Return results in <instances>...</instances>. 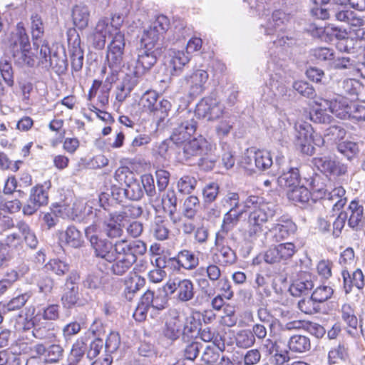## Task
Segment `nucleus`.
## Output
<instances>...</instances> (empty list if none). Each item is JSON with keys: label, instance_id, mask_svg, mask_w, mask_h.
Returning <instances> with one entry per match:
<instances>
[{"label": "nucleus", "instance_id": "nucleus-46", "mask_svg": "<svg viewBox=\"0 0 365 365\" xmlns=\"http://www.w3.org/2000/svg\"><path fill=\"white\" fill-rule=\"evenodd\" d=\"M253 158L256 168L259 170L268 169L273 163L270 153L265 150L255 151Z\"/></svg>", "mask_w": 365, "mask_h": 365}, {"label": "nucleus", "instance_id": "nucleus-51", "mask_svg": "<svg viewBox=\"0 0 365 365\" xmlns=\"http://www.w3.org/2000/svg\"><path fill=\"white\" fill-rule=\"evenodd\" d=\"M236 259L235 252L230 247L222 245L219 249L217 263L220 264L223 266L230 265L234 264Z\"/></svg>", "mask_w": 365, "mask_h": 365}, {"label": "nucleus", "instance_id": "nucleus-5", "mask_svg": "<svg viewBox=\"0 0 365 365\" xmlns=\"http://www.w3.org/2000/svg\"><path fill=\"white\" fill-rule=\"evenodd\" d=\"M158 53L156 50L139 47L137 59L130 60L124 64L123 72L139 79L156 63Z\"/></svg>", "mask_w": 365, "mask_h": 365}, {"label": "nucleus", "instance_id": "nucleus-25", "mask_svg": "<svg viewBox=\"0 0 365 365\" xmlns=\"http://www.w3.org/2000/svg\"><path fill=\"white\" fill-rule=\"evenodd\" d=\"M295 224L289 219H280L270 229L273 240L279 242L288 238L296 231Z\"/></svg>", "mask_w": 365, "mask_h": 365}, {"label": "nucleus", "instance_id": "nucleus-23", "mask_svg": "<svg viewBox=\"0 0 365 365\" xmlns=\"http://www.w3.org/2000/svg\"><path fill=\"white\" fill-rule=\"evenodd\" d=\"M174 269L180 271L181 269L193 270L199 264L198 257L191 250H182L176 256L169 259Z\"/></svg>", "mask_w": 365, "mask_h": 365}, {"label": "nucleus", "instance_id": "nucleus-44", "mask_svg": "<svg viewBox=\"0 0 365 365\" xmlns=\"http://www.w3.org/2000/svg\"><path fill=\"white\" fill-rule=\"evenodd\" d=\"M312 195L309 190L304 186H296L287 192L288 198L294 202H307Z\"/></svg>", "mask_w": 365, "mask_h": 365}, {"label": "nucleus", "instance_id": "nucleus-35", "mask_svg": "<svg viewBox=\"0 0 365 365\" xmlns=\"http://www.w3.org/2000/svg\"><path fill=\"white\" fill-rule=\"evenodd\" d=\"M314 287L312 277L310 274H305L303 277L296 279L290 286L289 292L293 296H300L306 294Z\"/></svg>", "mask_w": 365, "mask_h": 365}, {"label": "nucleus", "instance_id": "nucleus-15", "mask_svg": "<svg viewBox=\"0 0 365 365\" xmlns=\"http://www.w3.org/2000/svg\"><path fill=\"white\" fill-rule=\"evenodd\" d=\"M150 200L155 210L163 209L167 212L174 224L180 222V217L176 215L177 196L174 190L168 189L162 195L161 197H156Z\"/></svg>", "mask_w": 365, "mask_h": 365}, {"label": "nucleus", "instance_id": "nucleus-48", "mask_svg": "<svg viewBox=\"0 0 365 365\" xmlns=\"http://www.w3.org/2000/svg\"><path fill=\"white\" fill-rule=\"evenodd\" d=\"M341 319L350 327L356 329L358 324L354 307L349 303H344L341 308Z\"/></svg>", "mask_w": 365, "mask_h": 365}, {"label": "nucleus", "instance_id": "nucleus-47", "mask_svg": "<svg viewBox=\"0 0 365 365\" xmlns=\"http://www.w3.org/2000/svg\"><path fill=\"white\" fill-rule=\"evenodd\" d=\"M124 193L127 198L131 200H139L143 195L144 191L142 188L140 182L132 179L126 184V188L124 189Z\"/></svg>", "mask_w": 365, "mask_h": 365}, {"label": "nucleus", "instance_id": "nucleus-50", "mask_svg": "<svg viewBox=\"0 0 365 365\" xmlns=\"http://www.w3.org/2000/svg\"><path fill=\"white\" fill-rule=\"evenodd\" d=\"M347 357V349L343 344H339L336 346L333 347L328 353V361L329 365L336 364L339 361H345Z\"/></svg>", "mask_w": 365, "mask_h": 365}, {"label": "nucleus", "instance_id": "nucleus-7", "mask_svg": "<svg viewBox=\"0 0 365 365\" xmlns=\"http://www.w3.org/2000/svg\"><path fill=\"white\" fill-rule=\"evenodd\" d=\"M125 38L123 32H116L107 46L106 61L112 73L123 70V57Z\"/></svg>", "mask_w": 365, "mask_h": 365}, {"label": "nucleus", "instance_id": "nucleus-19", "mask_svg": "<svg viewBox=\"0 0 365 365\" xmlns=\"http://www.w3.org/2000/svg\"><path fill=\"white\" fill-rule=\"evenodd\" d=\"M316 103L319 107L324 108V110L329 109L331 113L339 118L346 119L349 116L351 103H349L348 99L341 96L331 99L320 98L316 101Z\"/></svg>", "mask_w": 365, "mask_h": 365}, {"label": "nucleus", "instance_id": "nucleus-63", "mask_svg": "<svg viewBox=\"0 0 365 365\" xmlns=\"http://www.w3.org/2000/svg\"><path fill=\"white\" fill-rule=\"evenodd\" d=\"M299 309L307 314H312L319 310V303L313 299V297L301 299L298 302Z\"/></svg>", "mask_w": 365, "mask_h": 365}, {"label": "nucleus", "instance_id": "nucleus-20", "mask_svg": "<svg viewBox=\"0 0 365 365\" xmlns=\"http://www.w3.org/2000/svg\"><path fill=\"white\" fill-rule=\"evenodd\" d=\"M91 245L95 250L96 256L110 263L114 262L118 255L121 254L118 250L120 240L113 244L106 240L91 237Z\"/></svg>", "mask_w": 365, "mask_h": 365}, {"label": "nucleus", "instance_id": "nucleus-12", "mask_svg": "<svg viewBox=\"0 0 365 365\" xmlns=\"http://www.w3.org/2000/svg\"><path fill=\"white\" fill-rule=\"evenodd\" d=\"M287 91L280 73H272L269 83L262 88V98L268 103L274 104L279 98L286 96Z\"/></svg>", "mask_w": 365, "mask_h": 365}, {"label": "nucleus", "instance_id": "nucleus-39", "mask_svg": "<svg viewBox=\"0 0 365 365\" xmlns=\"http://www.w3.org/2000/svg\"><path fill=\"white\" fill-rule=\"evenodd\" d=\"M158 94L156 91H147L140 98V105L145 111L156 114L158 113Z\"/></svg>", "mask_w": 365, "mask_h": 365}, {"label": "nucleus", "instance_id": "nucleus-3", "mask_svg": "<svg viewBox=\"0 0 365 365\" xmlns=\"http://www.w3.org/2000/svg\"><path fill=\"white\" fill-rule=\"evenodd\" d=\"M169 26L170 21L167 16H158L148 28L144 29L140 38V47L159 51L160 42Z\"/></svg>", "mask_w": 365, "mask_h": 365}, {"label": "nucleus", "instance_id": "nucleus-57", "mask_svg": "<svg viewBox=\"0 0 365 365\" xmlns=\"http://www.w3.org/2000/svg\"><path fill=\"white\" fill-rule=\"evenodd\" d=\"M197 180L194 177L184 175L178 181V189L180 193L190 194L195 188Z\"/></svg>", "mask_w": 365, "mask_h": 365}, {"label": "nucleus", "instance_id": "nucleus-27", "mask_svg": "<svg viewBox=\"0 0 365 365\" xmlns=\"http://www.w3.org/2000/svg\"><path fill=\"white\" fill-rule=\"evenodd\" d=\"M33 326V336L38 339L48 341H54L56 337V331L53 324L48 322L36 323V319L31 322Z\"/></svg>", "mask_w": 365, "mask_h": 365}, {"label": "nucleus", "instance_id": "nucleus-10", "mask_svg": "<svg viewBox=\"0 0 365 365\" xmlns=\"http://www.w3.org/2000/svg\"><path fill=\"white\" fill-rule=\"evenodd\" d=\"M193 113L198 118L215 120L223 116L226 112L224 105L217 98L205 97L197 104Z\"/></svg>", "mask_w": 365, "mask_h": 365}, {"label": "nucleus", "instance_id": "nucleus-4", "mask_svg": "<svg viewBox=\"0 0 365 365\" xmlns=\"http://www.w3.org/2000/svg\"><path fill=\"white\" fill-rule=\"evenodd\" d=\"M245 204L246 207L252 208L247 222L262 227L277 212V206L274 203L264 202L262 197L258 196H250Z\"/></svg>", "mask_w": 365, "mask_h": 365}, {"label": "nucleus", "instance_id": "nucleus-54", "mask_svg": "<svg viewBox=\"0 0 365 365\" xmlns=\"http://www.w3.org/2000/svg\"><path fill=\"white\" fill-rule=\"evenodd\" d=\"M0 74L4 83L8 87H12L14 83V71L11 63L7 61H0Z\"/></svg>", "mask_w": 365, "mask_h": 365}, {"label": "nucleus", "instance_id": "nucleus-9", "mask_svg": "<svg viewBox=\"0 0 365 365\" xmlns=\"http://www.w3.org/2000/svg\"><path fill=\"white\" fill-rule=\"evenodd\" d=\"M166 294H175V299L182 303L192 300L195 296L194 284L190 279L178 277L169 279L163 286Z\"/></svg>", "mask_w": 365, "mask_h": 365}, {"label": "nucleus", "instance_id": "nucleus-11", "mask_svg": "<svg viewBox=\"0 0 365 365\" xmlns=\"http://www.w3.org/2000/svg\"><path fill=\"white\" fill-rule=\"evenodd\" d=\"M182 145V155L186 161L200 158L211 153L212 145L202 136L187 140L180 143Z\"/></svg>", "mask_w": 365, "mask_h": 365}, {"label": "nucleus", "instance_id": "nucleus-28", "mask_svg": "<svg viewBox=\"0 0 365 365\" xmlns=\"http://www.w3.org/2000/svg\"><path fill=\"white\" fill-rule=\"evenodd\" d=\"M58 239L61 243L73 248H79L83 243L81 232L74 226H68L65 231L59 232Z\"/></svg>", "mask_w": 365, "mask_h": 365}, {"label": "nucleus", "instance_id": "nucleus-53", "mask_svg": "<svg viewBox=\"0 0 365 365\" xmlns=\"http://www.w3.org/2000/svg\"><path fill=\"white\" fill-rule=\"evenodd\" d=\"M334 31L336 32L335 36L339 39L336 43L337 49L341 52L349 53L353 48L352 40L346 38V32L345 31H341L337 28H334Z\"/></svg>", "mask_w": 365, "mask_h": 365}, {"label": "nucleus", "instance_id": "nucleus-18", "mask_svg": "<svg viewBox=\"0 0 365 365\" xmlns=\"http://www.w3.org/2000/svg\"><path fill=\"white\" fill-rule=\"evenodd\" d=\"M208 78V73L203 69H195L185 75V81L188 87L190 96L196 97L201 95L206 88Z\"/></svg>", "mask_w": 365, "mask_h": 365}, {"label": "nucleus", "instance_id": "nucleus-49", "mask_svg": "<svg viewBox=\"0 0 365 365\" xmlns=\"http://www.w3.org/2000/svg\"><path fill=\"white\" fill-rule=\"evenodd\" d=\"M337 150L349 160L355 158L359 153L358 145L353 141L344 140L337 143Z\"/></svg>", "mask_w": 365, "mask_h": 365}, {"label": "nucleus", "instance_id": "nucleus-26", "mask_svg": "<svg viewBox=\"0 0 365 365\" xmlns=\"http://www.w3.org/2000/svg\"><path fill=\"white\" fill-rule=\"evenodd\" d=\"M113 212L109 213V218L104 222L103 232L110 238L120 237L123 234L124 222Z\"/></svg>", "mask_w": 365, "mask_h": 365}, {"label": "nucleus", "instance_id": "nucleus-62", "mask_svg": "<svg viewBox=\"0 0 365 365\" xmlns=\"http://www.w3.org/2000/svg\"><path fill=\"white\" fill-rule=\"evenodd\" d=\"M79 299L78 288L69 287L65 289V292L61 297L63 305L66 308H71L76 305Z\"/></svg>", "mask_w": 365, "mask_h": 365}, {"label": "nucleus", "instance_id": "nucleus-37", "mask_svg": "<svg viewBox=\"0 0 365 365\" xmlns=\"http://www.w3.org/2000/svg\"><path fill=\"white\" fill-rule=\"evenodd\" d=\"M89 18L90 11L88 6L79 4L73 7L72 10L73 22L79 29H83L88 26Z\"/></svg>", "mask_w": 365, "mask_h": 365}, {"label": "nucleus", "instance_id": "nucleus-14", "mask_svg": "<svg viewBox=\"0 0 365 365\" xmlns=\"http://www.w3.org/2000/svg\"><path fill=\"white\" fill-rule=\"evenodd\" d=\"M167 301L164 297L155 294L153 291L147 290L141 297L140 302L133 314V317L138 321H142L145 317V313L149 308L153 307L158 310H162L165 307Z\"/></svg>", "mask_w": 365, "mask_h": 365}, {"label": "nucleus", "instance_id": "nucleus-60", "mask_svg": "<svg viewBox=\"0 0 365 365\" xmlns=\"http://www.w3.org/2000/svg\"><path fill=\"white\" fill-rule=\"evenodd\" d=\"M45 268L46 270L51 271L56 274L61 276L68 272L69 265L58 259H53L46 264Z\"/></svg>", "mask_w": 365, "mask_h": 365}, {"label": "nucleus", "instance_id": "nucleus-36", "mask_svg": "<svg viewBox=\"0 0 365 365\" xmlns=\"http://www.w3.org/2000/svg\"><path fill=\"white\" fill-rule=\"evenodd\" d=\"M364 209L356 200H352L347 210L344 212L347 214L348 225L351 228L357 227L363 219Z\"/></svg>", "mask_w": 365, "mask_h": 365}, {"label": "nucleus", "instance_id": "nucleus-13", "mask_svg": "<svg viewBox=\"0 0 365 365\" xmlns=\"http://www.w3.org/2000/svg\"><path fill=\"white\" fill-rule=\"evenodd\" d=\"M38 63L46 69L53 68L56 73H63L66 70V61L61 58L56 53H51L46 41L41 43V48L37 56Z\"/></svg>", "mask_w": 365, "mask_h": 365}, {"label": "nucleus", "instance_id": "nucleus-41", "mask_svg": "<svg viewBox=\"0 0 365 365\" xmlns=\"http://www.w3.org/2000/svg\"><path fill=\"white\" fill-rule=\"evenodd\" d=\"M87 346L83 340H77L73 344L68 356L69 364L77 365L84 358Z\"/></svg>", "mask_w": 365, "mask_h": 365}, {"label": "nucleus", "instance_id": "nucleus-17", "mask_svg": "<svg viewBox=\"0 0 365 365\" xmlns=\"http://www.w3.org/2000/svg\"><path fill=\"white\" fill-rule=\"evenodd\" d=\"M59 217L72 220L82 221L86 217L93 214V207L87 205L83 200H76L71 205L58 206Z\"/></svg>", "mask_w": 365, "mask_h": 365}, {"label": "nucleus", "instance_id": "nucleus-52", "mask_svg": "<svg viewBox=\"0 0 365 365\" xmlns=\"http://www.w3.org/2000/svg\"><path fill=\"white\" fill-rule=\"evenodd\" d=\"M222 207L230 212H238L237 210L240 207V197L238 193L229 192L220 201Z\"/></svg>", "mask_w": 365, "mask_h": 365}, {"label": "nucleus", "instance_id": "nucleus-55", "mask_svg": "<svg viewBox=\"0 0 365 365\" xmlns=\"http://www.w3.org/2000/svg\"><path fill=\"white\" fill-rule=\"evenodd\" d=\"M18 228L19 232L24 236L26 243L32 249L36 247L38 245V240L36 235L32 232L27 224L25 222H19L18 224Z\"/></svg>", "mask_w": 365, "mask_h": 365}, {"label": "nucleus", "instance_id": "nucleus-8", "mask_svg": "<svg viewBox=\"0 0 365 365\" xmlns=\"http://www.w3.org/2000/svg\"><path fill=\"white\" fill-rule=\"evenodd\" d=\"M316 180H314L312 187V196L315 200L324 199L329 201H336L333 205L334 210H339L342 208L346 202V198L344 197L345 190L342 186L338 185L332 187V185H316Z\"/></svg>", "mask_w": 365, "mask_h": 365}, {"label": "nucleus", "instance_id": "nucleus-45", "mask_svg": "<svg viewBox=\"0 0 365 365\" xmlns=\"http://www.w3.org/2000/svg\"><path fill=\"white\" fill-rule=\"evenodd\" d=\"M31 34L34 40V46L37 48H41V43L43 41L38 42L44 33V27L41 18L38 14L31 16Z\"/></svg>", "mask_w": 365, "mask_h": 365}, {"label": "nucleus", "instance_id": "nucleus-56", "mask_svg": "<svg viewBox=\"0 0 365 365\" xmlns=\"http://www.w3.org/2000/svg\"><path fill=\"white\" fill-rule=\"evenodd\" d=\"M283 24V20L281 18V13L279 11H274L271 18L268 20L265 25H262L264 29V34L273 35L279 28Z\"/></svg>", "mask_w": 365, "mask_h": 365}, {"label": "nucleus", "instance_id": "nucleus-30", "mask_svg": "<svg viewBox=\"0 0 365 365\" xmlns=\"http://www.w3.org/2000/svg\"><path fill=\"white\" fill-rule=\"evenodd\" d=\"M114 262H112L110 270L113 274L121 276L125 274L136 262L137 257L130 255L120 254L116 256Z\"/></svg>", "mask_w": 365, "mask_h": 365}, {"label": "nucleus", "instance_id": "nucleus-21", "mask_svg": "<svg viewBox=\"0 0 365 365\" xmlns=\"http://www.w3.org/2000/svg\"><path fill=\"white\" fill-rule=\"evenodd\" d=\"M183 319V312L177 309H170L168 312V317L164 329L165 336L171 340L179 338L182 334Z\"/></svg>", "mask_w": 365, "mask_h": 365}, {"label": "nucleus", "instance_id": "nucleus-32", "mask_svg": "<svg viewBox=\"0 0 365 365\" xmlns=\"http://www.w3.org/2000/svg\"><path fill=\"white\" fill-rule=\"evenodd\" d=\"M123 81L117 86L115 98L119 102H123L130 95L132 90L138 83V78L134 76H130L128 73H125Z\"/></svg>", "mask_w": 365, "mask_h": 365}, {"label": "nucleus", "instance_id": "nucleus-6", "mask_svg": "<svg viewBox=\"0 0 365 365\" xmlns=\"http://www.w3.org/2000/svg\"><path fill=\"white\" fill-rule=\"evenodd\" d=\"M178 115L177 125L170 135V140L176 145L190 139L197 129V121L192 110L182 109L178 112Z\"/></svg>", "mask_w": 365, "mask_h": 365}, {"label": "nucleus", "instance_id": "nucleus-2", "mask_svg": "<svg viewBox=\"0 0 365 365\" xmlns=\"http://www.w3.org/2000/svg\"><path fill=\"white\" fill-rule=\"evenodd\" d=\"M122 7L118 9L119 13L115 14L111 21L108 18H101L98 20L93 31V41L96 47L102 48L105 46L106 38H113L116 32H121L120 28L123 22V16L127 13L128 9L125 7V0H115V1Z\"/></svg>", "mask_w": 365, "mask_h": 365}, {"label": "nucleus", "instance_id": "nucleus-58", "mask_svg": "<svg viewBox=\"0 0 365 365\" xmlns=\"http://www.w3.org/2000/svg\"><path fill=\"white\" fill-rule=\"evenodd\" d=\"M236 344L241 348H248L254 345L255 339L250 330L245 329L240 331L235 337Z\"/></svg>", "mask_w": 365, "mask_h": 365}, {"label": "nucleus", "instance_id": "nucleus-42", "mask_svg": "<svg viewBox=\"0 0 365 365\" xmlns=\"http://www.w3.org/2000/svg\"><path fill=\"white\" fill-rule=\"evenodd\" d=\"M123 222L128 221L130 219H136L139 217L143 213V208L141 206L134 204H128L122 207L119 211H115Z\"/></svg>", "mask_w": 365, "mask_h": 365}, {"label": "nucleus", "instance_id": "nucleus-43", "mask_svg": "<svg viewBox=\"0 0 365 365\" xmlns=\"http://www.w3.org/2000/svg\"><path fill=\"white\" fill-rule=\"evenodd\" d=\"M299 181L300 175L297 168H291L279 178V182L282 186L291 189L299 185Z\"/></svg>", "mask_w": 365, "mask_h": 365}, {"label": "nucleus", "instance_id": "nucleus-16", "mask_svg": "<svg viewBox=\"0 0 365 365\" xmlns=\"http://www.w3.org/2000/svg\"><path fill=\"white\" fill-rule=\"evenodd\" d=\"M296 246L292 242L281 243L269 247L264 254L263 258L267 264H275L290 259L296 252Z\"/></svg>", "mask_w": 365, "mask_h": 365}, {"label": "nucleus", "instance_id": "nucleus-61", "mask_svg": "<svg viewBox=\"0 0 365 365\" xmlns=\"http://www.w3.org/2000/svg\"><path fill=\"white\" fill-rule=\"evenodd\" d=\"M253 287L256 290L257 293L262 298L267 297L271 294L267 279L264 276L261 274H256Z\"/></svg>", "mask_w": 365, "mask_h": 365}, {"label": "nucleus", "instance_id": "nucleus-24", "mask_svg": "<svg viewBox=\"0 0 365 365\" xmlns=\"http://www.w3.org/2000/svg\"><path fill=\"white\" fill-rule=\"evenodd\" d=\"M244 210L238 212L227 211L224 215L220 230L216 233L215 245L220 247L222 244L226 235L238 224Z\"/></svg>", "mask_w": 365, "mask_h": 365}, {"label": "nucleus", "instance_id": "nucleus-64", "mask_svg": "<svg viewBox=\"0 0 365 365\" xmlns=\"http://www.w3.org/2000/svg\"><path fill=\"white\" fill-rule=\"evenodd\" d=\"M333 293L334 290L331 287L322 285L314 289L312 296L313 299L319 304L330 299Z\"/></svg>", "mask_w": 365, "mask_h": 365}, {"label": "nucleus", "instance_id": "nucleus-40", "mask_svg": "<svg viewBox=\"0 0 365 365\" xmlns=\"http://www.w3.org/2000/svg\"><path fill=\"white\" fill-rule=\"evenodd\" d=\"M200 208V200L197 196L190 195L185 198L183 205L182 214L189 220H192L196 216Z\"/></svg>", "mask_w": 365, "mask_h": 365}, {"label": "nucleus", "instance_id": "nucleus-34", "mask_svg": "<svg viewBox=\"0 0 365 365\" xmlns=\"http://www.w3.org/2000/svg\"><path fill=\"white\" fill-rule=\"evenodd\" d=\"M146 250L145 244L140 240L131 242L126 240H120V245L118 247V250L121 254L130 255L133 257H136L137 255H142L145 254Z\"/></svg>", "mask_w": 365, "mask_h": 365}, {"label": "nucleus", "instance_id": "nucleus-38", "mask_svg": "<svg viewBox=\"0 0 365 365\" xmlns=\"http://www.w3.org/2000/svg\"><path fill=\"white\" fill-rule=\"evenodd\" d=\"M51 183L45 182V185H38L33 187L30 195V202H34L40 207L46 205L48 202V190Z\"/></svg>", "mask_w": 365, "mask_h": 365}, {"label": "nucleus", "instance_id": "nucleus-22", "mask_svg": "<svg viewBox=\"0 0 365 365\" xmlns=\"http://www.w3.org/2000/svg\"><path fill=\"white\" fill-rule=\"evenodd\" d=\"M190 56L184 51L170 48L165 56V64L170 69L171 75L180 74L190 62Z\"/></svg>", "mask_w": 365, "mask_h": 365}, {"label": "nucleus", "instance_id": "nucleus-31", "mask_svg": "<svg viewBox=\"0 0 365 365\" xmlns=\"http://www.w3.org/2000/svg\"><path fill=\"white\" fill-rule=\"evenodd\" d=\"M287 347L293 353L303 354L311 349V341L307 336L294 334L288 340Z\"/></svg>", "mask_w": 365, "mask_h": 365}, {"label": "nucleus", "instance_id": "nucleus-1", "mask_svg": "<svg viewBox=\"0 0 365 365\" xmlns=\"http://www.w3.org/2000/svg\"><path fill=\"white\" fill-rule=\"evenodd\" d=\"M8 46L16 63L20 66H34L36 60L31 51V43L23 23L17 24L8 39Z\"/></svg>", "mask_w": 365, "mask_h": 365}, {"label": "nucleus", "instance_id": "nucleus-33", "mask_svg": "<svg viewBox=\"0 0 365 365\" xmlns=\"http://www.w3.org/2000/svg\"><path fill=\"white\" fill-rule=\"evenodd\" d=\"M145 284V279L136 274H130L125 279L124 294L127 299L132 300L134 294Z\"/></svg>", "mask_w": 365, "mask_h": 365}, {"label": "nucleus", "instance_id": "nucleus-29", "mask_svg": "<svg viewBox=\"0 0 365 365\" xmlns=\"http://www.w3.org/2000/svg\"><path fill=\"white\" fill-rule=\"evenodd\" d=\"M333 16L336 21L346 24L353 27H360L364 24L363 19L353 11L347 9L334 10L333 11Z\"/></svg>", "mask_w": 365, "mask_h": 365}, {"label": "nucleus", "instance_id": "nucleus-59", "mask_svg": "<svg viewBox=\"0 0 365 365\" xmlns=\"http://www.w3.org/2000/svg\"><path fill=\"white\" fill-rule=\"evenodd\" d=\"M346 134V131L341 125H331L327 129L325 138L328 140L338 143L341 142Z\"/></svg>", "mask_w": 365, "mask_h": 365}]
</instances>
